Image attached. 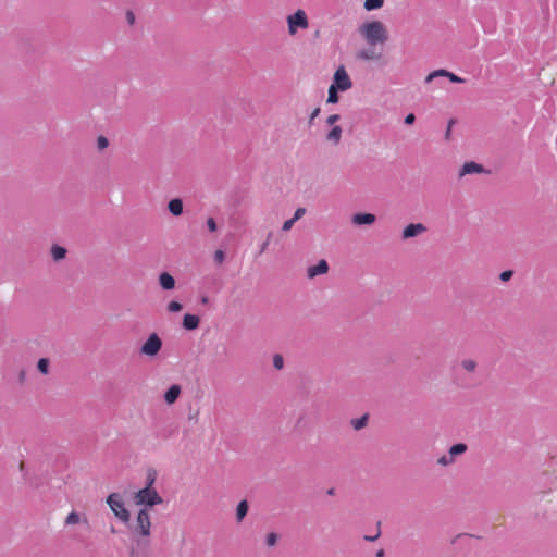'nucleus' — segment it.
I'll use <instances>...</instances> for the list:
<instances>
[{
    "instance_id": "nucleus-1",
    "label": "nucleus",
    "mask_w": 557,
    "mask_h": 557,
    "mask_svg": "<svg viewBox=\"0 0 557 557\" xmlns=\"http://www.w3.org/2000/svg\"><path fill=\"white\" fill-rule=\"evenodd\" d=\"M360 33L364 37L368 45L374 47L377 44H385L388 34L385 25L380 21L367 22L360 27Z\"/></svg>"
},
{
    "instance_id": "nucleus-2",
    "label": "nucleus",
    "mask_w": 557,
    "mask_h": 557,
    "mask_svg": "<svg viewBox=\"0 0 557 557\" xmlns=\"http://www.w3.org/2000/svg\"><path fill=\"white\" fill-rule=\"evenodd\" d=\"M162 502L163 499L159 493L153 487L149 486H145L144 488L139 490L135 495V503L137 505L153 507L161 504Z\"/></svg>"
},
{
    "instance_id": "nucleus-3",
    "label": "nucleus",
    "mask_w": 557,
    "mask_h": 557,
    "mask_svg": "<svg viewBox=\"0 0 557 557\" xmlns=\"http://www.w3.org/2000/svg\"><path fill=\"white\" fill-rule=\"evenodd\" d=\"M107 503L114 515L124 523L129 521V511L125 508L124 502L119 493H112L108 496Z\"/></svg>"
},
{
    "instance_id": "nucleus-4",
    "label": "nucleus",
    "mask_w": 557,
    "mask_h": 557,
    "mask_svg": "<svg viewBox=\"0 0 557 557\" xmlns=\"http://www.w3.org/2000/svg\"><path fill=\"white\" fill-rule=\"evenodd\" d=\"M162 348V339L157 333H151L140 347V354L147 357H154Z\"/></svg>"
},
{
    "instance_id": "nucleus-5",
    "label": "nucleus",
    "mask_w": 557,
    "mask_h": 557,
    "mask_svg": "<svg viewBox=\"0 0 557 557\" xmlns=\"http://www.w3.org/2000/svg\"><path fill=\"white\" fill-rule=\"evenodd\" d=\"M288 33L295 35L298 28H307L308 17L304 10H297L294 14L287 16Z\"/></svg>"
},
{
    "instance_id": "nucleus-6",
    "label": "nucleus",
    "mask_w": 557,
    "mask_h": 557,
    "mask_svg": "<svg viewBox=\"0 0 557 557\" xmlns=\"http://www.w3.org/2000/svg\"><path fill=\"white\" fill-rule=\"evenodd\" d=\"M150 516L146 508L140 509L137 518H136V525L134 528V533H138L143 536H149L150 535Z\"/></svg>"
},
{
    "instance_id": "nucleus-7",
    "label": "nucleus",
    "mask_w": 557,
    "mask_h": 557,
    "mask_svg": "<svg viewBox=\"0 0 557 557\" xmlns=\"http://www.w3.org/2000/svg\"><path fill=\"white\" fill-rule=\"evenodd\" d=\"M332 86L341 91H346L351 88L352 82L346 72L345 67L341 65L334 73Z\"/></svg>"
},
{
    "instance_id": "nucleus-8",
    "label": "nucleus",
    "mask_w": 557,
    "mask_h": 557,
    "mask_svg": "<svg viewBox=\"0 0 557 557\" xmlns=\"http://www.w3.org/2000/svg\"><path fill=\"white\" fill-rule=\"evenodd\" d=\"M426 226L422 223H410L407 226L404 227L401 233L403 239H409L413 238L420 234H423L426 232Z\"/></svg>"
},
{
    "instance_id": "nucleus-9",
    "label": "nucleus",
    "mask_w": 557,
    "mask_h": 557,
    "mask_svg": "<svg viewBox=\"0 0 557 557\" xmlns=\"http://www.w3.org/2000/svg\"><path fill=\"white\" fill-rule=\"evenodd\" d=\"M376 220V216L373 213L369 212H359L355 213L351 218V222L355 225H372Z\"/></svg>"
},
{
    "instance_id": "nucleus-10",
    "label": "nucleus",
    "mask_w": 557,
    "mask_h": 557,
    "mask_svg": "<svg viewBox=\"0 0 557 557\" xmlns=\"http://www.w3.org/2000/svg\"><path fill=\"white\" fill-rule=\"evenodd\" d=\"M329 271V263L326 260L321 259L315 265H311L307 270L309 278H313L317 275L325 274Z\"/></svg>"
},
{
    "instance_id": "nucleus-11",
    "label": "nucleus",
    "mask_w": 557,
    "mask_h": 557,
    "mask_svg": "<svg viewBox=\"0 0 557 557\" xmlns=\"http://www.w3.org/2000/svg\"><path fill=\"white\" fill-rule=\"evenodd\" d=\"M485 172V169L483 168V165L474 162V161H469V162H466L460 171H459V176H465V175H468V174H476V173H483Z\"/></svg>"
},
{
    "instance_id": "nucleus-12",
    "label": "nucleus",
    "mask_w": 557,
    "mask_h": 557,
    "mask_svg": "<svg viewBox=\"0 0 557 557\" xmlns=\"http://www.w3.org/2000/svg\"><path fill=\"white\" fill-rule=\"evenodd\" d=\"M159 285L163 290H172L175 288V278L169 272H161L158 277Z\"/></svg>"
},
{
    "instance_id": "nucleus-13",
    "label": "nucleus",
    "mask_w": 557,
    "mask_h": 557,
    "mask_svg": "<svg viewBox=\"0 0 557 557\" xmlns=\"http://www.w3.org/2000/svg\"><path fill=\"white\" fill-rule=\"evenodd\" d=\"M200 324V318L196 314L186 313L183 317L182 326L186 331H195L199 327Z\"/></svg>"
},
{
    "instance_id": "nucleus-14",
    "label": "nucleus",
    "mask_w": 557,
    "mask_h": 557,
    "mask_svg": "<svg viewBox=\"0 0 557 557\" xmlns=\"http://www.w3.org/2000/svg\"><path fill=\"white\" fill-rule=\"evenodd\" d=\"M182 388L178 384L171 385L164 393V401L168 405L174 404L180 397Z\"/></svg>"
},
{
    "instance_id": "nucleus-15",
    "label": "nucleus",
    "mask_w": 557,
    "mask_h": 557,
    "mask_svg": "<svg viewBox=\"0 0 557 557\" xmlns=\"http://www.w3.org/2000/svg\"><path fill=\"white\" fill-rule=\"evenodd\" d=\"M183 208V200L181 198H173L168 203V209L174 216L182 215Z\"/></svg>"
},
{
    "instance_id": "nucleus-16",
    "label": "nucleus",
    "mask_w": 557,
    "mask_h": 557,
    "mask_svg": "<svg viewBox=\"0 0 557 557\" xmlns=\"http://www.w3.org/2000/svg\"><path fill=\"white\" fill-rule=\"evenodd\" d=\"M358 59L370 61V60H379L381 58V53H377L375 49L369 48V49H362L358 51L357 53Z\"/></svg>"
},
{
    "instance_id": "nucleus-17",
    "label": "nucleus",
    "mask_w": 557,
    "mask_h": 557,
    "mask_svg": "<svg viewBox=\"0 0 557 557\" xmlns=\"http://www.w3.org/2000/svg\"><path fill=\"white\" fill-rule=\"evenodd\" d=\"M343 129L341 126L334 125L326 134V139L334 145H338L342 138Z\"/></svg>"
},
{
    "instance_id": "nucleus-18",
    "label": "nucleus",
    "mask_w": 557,
    "mask_h": 557,
    "mask_svg": "<svg viewBox=\"0 0 557 557\" xmlns=\"http://www.w3.org/2000/svg\"><path fill=\"white\" fill-rule=\"evenodd\" d=\"M249 505L246 499L240 500L236 507V519L240 522L248 513Z\"/></svg>"
},
{
    "instance_id": "nucleus-19",
    "label": "nucleus",
    "mask_w": 557,
    "mask_h": 557,
    "mask_svg": "<svg viewBox=\"0 0 557 557\" xmlns=\"http://www.w3.org/2000/svg\"><path fill=\"white\" fill-rule=\"evenodd\" d=\"M467 449L468 446L465 443H457L450 446L448 455L455 460V457L465 454Z\"/></svg>"
},
{
    "instance_id": "nucleus-20",
    "label": "nucleus",
    "mask_w": 557,
    "mask_h": 557,
    "mask_svg": "<svg viewBox=\"0 0 557 557\" xmlns=\"http://www.w3.org/2000/svg\"><path fill=\"white\" fill-rule=\"evenodd\" d=\"M66 249L59 245H53L51 247V255L54 261H60L65 258L66 256Z\"/></svg>"
},
{
    "instance_id": "nucleus-21",
    "label": "nucleus",
    "mask_w": 557,
    "mask_h": 557,
    "mask_svg": "<svg viewBox=\"0 0 557 557\" xmlns=\"http://www.w3.org/2000/svg\"><path fill=\"white\" fill-rule=\"evenodd\" d=\"M368 421H369V416L366 413V414L361 416L360 418L352 419L351 425L356 431H359L368 424Z\"/></svg>"
},
{
    "instance_id": "nucleus-22",
    "label": "nucleus",
    "mask_w": 557,
    "mask_h": 557,
    "mask_svg": "<svg viewBox=\"0 0 557 557\" xmlns=\"http://www.w3.org/2000/svg\"><path fill=\"white\" fill-rule=\"evenodd\" d=\"M448 75H449V71H447V70H444V69L435 70V71L431 72L425 77V83H430L436 77H447L448 78Z\"/></svg>"
},
{
    "instance_id": "nucleus-23",
    "label": "nucleus",
    "mask_w": 557,
    "mask_h": 557,
    "mask_svg": "<svg viewBox=\"0 0 557 557\" xmlns=\"http://www.w3.org/2000/svg\"><path fill=\"white\" fill-rule=\"evenodd\" d=\"M338 91H341V90L337 89L336 87L330 85L329 90H327L326 102L327 103H337L339 100Z\"/></svg>"
},
{
    "instance_id": "nucleus-24",
    "label": "nucleus",
    "mask_w": 557,
    "mask_h": 557,
    "mask_svg": "<svg viewBox=\"0 0 557 557\" xmlns=\"http://www.w3.org/2000/svg\"><path fill=\"white\" fill-rule=\"evenodd\" d=\"M384 4V0H366L364 1V9L367 11H373L381 9Z\"/></svg>"
},
{
    "instance_id": "nucleus-25",
    "label": "nucleus",
    "mask_w": 557,
    "mask_h": 557,
    "mask_svg": "<svg viewBox=\"0 0 557 557\" xmlns=\"http://www.w3.org/2000/svg\"><path fill=\"white\" fill-rule=\"evenodd\" d=\"M49 359L47 358H40L37 362V369L42 374H48L49 372Z\"/></svg>"
},
{
    "instance_id": "nucleus-26",
    "label": "nucleus",
    "mask_w": 557,
    "mask_h": 557,
    "mask_svg": "<svg viewBox=\"0 0 557 557\" xmlns=\"http://www.w3.org/2000/svg\"><path fill=\"white\" fill-rule=\"evenodd\" d=\"M461 367L467 372H474L476 370L478 363H476V361H474L472 359H465L461 361Z\"/></svg>"
},
{
    "instance_id": "nucleus-27",
    "label": "nucleus",
    "mask_w": 557,
    "mask_h": 557,
    "mask_svg": "<svg viewBox=\"0 0 557 557\" xmlns=\"http://www.w3.org/2000/svg\"><path fill=\"white\" fill-rule=\"evenodd\" d=\"M273 367L276 369V370H282L284 368V358L282 355L280 354H275L273 356Z\"/></svg>"
},
{
    "instance_id": "nucleus-28",
    "label": "nucleus",
    "mask_w": 557,
    "mask_h": 557,
    "mask_svg": "<svg viewBox=\"0 0 557 557\" xmlns=\"http://www.w3.org/2000/svg\"><path fill=\"white\" fill-rule=\"evenodd\" d=\"M182 309H183V305L181 302L176 301V300H172L168 305V311L169 312L175 313V312L182 311Z\"/></svg>"
},
{
    "instance_id": "nucleus-29",
    "label": "nucleus",
    "mask_w": 557,
    "mask_h": 557,
    "mask_svg": "<svg viewBox=\"0 0 557 557\" xmlns=\"http://www.w3.org/2000/svg\"><path fill=\"white\" fill-rule=\"evenodd\" d=\"M157 479V471L153 469H149L147 472V483L146 486L152 487Z\"/></svg>"
},
{
    "instance_id": "nucleus-30",
    "label": "nucleus",
    "mask_w": 557,
    "mask_h": 557,
    "mask_svg": "<svg viewBox=\"0 0 557 557\" xmlns=\"http://www.w3.org/2000/svg\"><path fill=\"white\" fill-rule=\"evenodd\" d=\"M79 522V515L75 511H72L69 513V516L65 519L66 524H75Z\"/></svg>"
},
{
    "instance_id": "nucleus-31",
    "label": "nucleus",
    "mask_w": 557,
    "mask_h": 557,
    "mask_svg": "<svg viewBox=\"0 0 557 557\" xmlns=\"http://www.w3.org/2000/svg\"><path fill=\"white\" fill-rule=\"evenodd\" d=\"M454 462L455 460L449 455H444L437 459V463L444 467L449 466Z\"/></svg>"
},
{
    "instance_id": "nucleus-32",
    "label": "nucleus",
    "mask_w": 557,
    "mask_h": 557,
    "mask_svg": "<svg viewBox=\"0 0 557 557\" xmlns=\"http://www.w3.org/2000/svg\"><path fill=\"white\" fill-rule=\"evenodd\" d=\"M109 146V140L107 137L100 135L97 139V147L99 150H103Z\"/></svg>"
},
{
    "instance_id": "nucleus-33",
    "label": "nucleus",
    "mask_w": 557,
    "mask_h": 557,
    "mask_svg": "<svg viewBox=\"0 0 557 557\" xmlns=\"http://www.w3.org/2000/svg\"><path fill=\"white\" fill-rule=\"evenodd\" d=\"M277 542V534L274 532H271L267 535L265 543L268 546H274Z\"/></svg>"
},
{
    "instance_id": "nucleus-34",
    "label": "nucleus",
    "mask_w": 557,
    "mask_h": 557,
    "mask_svg": "<svg viewBox=\"0 0 557 557\" xmlns=\"http://www.w3.org/2000/svg\"><path fill=\"white\" fill-rule=\"evenodd\" d=\"M513 276L512 270H505L499 274V278L502 282H508Z\"/></svg>"
},
{
    "instance_id": "nucleus-35",
    "label": "nucleus",
    "mask_w": 557,
    "mask_h": 557,
    "mask_svg": "<svg viewBox=\"0 0 557 557\" xmlns=\"http://www.w3.org/2000/svg\"><path fill=\"white\" fill-rule=\"evenodd\" d=\"M448 79L451 82V83H456V84H461V83H465V78L456 75L455 73L453 72H449V75H448Z\"/></svg>"
},
{
    "instance_id": "nucleus-36",
    "label": "nucleus",
    "mask_w": 557,
    "mask_h": 557,
    "mask_svg": "<svg viewBox=\"0 0 557 557\" xmlns=\"http://www.w3.org/2000/svg\"><path fill=\"white\" fill-rule=\"evenodd\" d=\"M306 213V208H298L296 209L293 220L297 222L299 219H301Z\"/></svg>"
},
{
    "instance_id": "nucleus-37",
    "label": "nucleus",
    "mask_w": 557,
    "mask_h": 557,
    "mask_svg": "<svg viewBox=\"0 0 557 557\" xmlns=\"http://www.w3.org/2000/svg\"><path fill=\"white\" fill-rule=\"evenodd\" d=\"M207 226H208V230H209L210 232H215V231H216V228H218V226H216V222H215V220H214L213 218H209V219L207 220Z\"/></svg>"
},
{
    "instance_id": "nucleus-38",
    "label": "nucleus",
    "mask_w": 557,
    "mask_h": 557,
    "mask_svg": "<svg viewBox=\"0 0 557 557\" xmlns=\"http://www.w3.org/2000/svg\"><path fill=\"white\" fill-rule=\"evenodd\" d=\"M295 224V221L292 219L285 221L283 223V226H282V231L283 232H288L289 230H292L293 225Z\"/></svg>"
},
{
    "instance_id": "nucleus-39",
    "label": "nucleus",
    "mask_w": 557,
    "mask_h": 557,
    "mask_svg": "<svg viewBox=\"0 0 557 557\" xmlns=\"http://www.w3.org/2000/svg\"><path fill=\"white\" fill-rule=\"evenodd\" d=\"M454 124H455V120L454 119L448 121L447 129L445 132V139L446 140L450 139L451 127H453Z\"/></svg>"
},
{
    "instance_id": "nucleus-40",
    "label": "nucleus",
    "mask_w": 557,
    "mask_h": 557,
    "mask_svg": "<svg viewBox=\"0 0 557 557\" xmlns=\"http://www.w3.org/2000/svg\"><path fill=\"white\" fill-rule=\"evenodd\" d=\"M224 258H225V253H224V251H223V250H216V251L214 252V260H215L218 263L223 262Z\"/></svg>"
},
{
    "instance_id": "nucleus-41",
    "label": "nucleus",
    "mask_w": 557,
    "mask_h": 557,
    "mask_svg": "<svg viewBox=\"0 0 557 557\" xmlns=\"http://www.w3.org/2000/svg\"><path fill=\"white\" fill-rule=\"evenodd\" d=\"M341 119L339 114H332L326 119V123L329 125H334L336 122H338Z\"/></svg>"
},
{
    "instance_id": "nucleus-42",
    "label": "nucleus",
    "mask_w": 557,
    "mask_h": 557,
    "mask_svg": "<svg viewBox=\"0 0 557 557\" xmlns=\"http://www.w3.org/2000/svg\"><path fill=\"white\" fill-rule=\"evenodd\" d=\"M319 114H320V108H315V109L311 112V114H310V116H309V121H308L309 125H313V121H314V119H315Z\"/></svg>"
},
{
    "instance_id": "nucleus-43",
    "label": "nucleus",
    "mask_w": 557,
    "mask_h": 557,
    "mask_svg": "<svg viewBox=\"0 0 557 557\" xmlns=\"http://www.w3.org/2000/svg\"><path fill=\"white\" fill-rule=\"evenodd\" d=\"M416 121V115L413 113H409L405 116L404 123L407 125H412Z\"/></svg>"
},
{
    "instance_id": "nucleus-44",
    "label": "nucleus",
    "mask_w": 557,
    "mask_h": 557,
    "mask_svg": "<svg viewBox=\"0 0 557 557\" xmlns=\"http://www.w3.org/2000/svg\"><path fill=\"white\" fill-rule=\"evenodd\" d=\"M126 20L129 25H133L135 23V14L133 13V11L128 10L126 12Z\"/></svg>"
},
{
    "instance_id": "nucleus-45",
    "label": "nucleus",
    "mask_w": 557,
    "mask_h": 557,
    "mask_svg": "<svg viewBox=\"0 0 557 557\" xmlns=\"http://www.w3.org/2000/svg\"><path fill=\"white\" fill-rule=\"evenodd\" d=\"M380 535H381V531L379 530L375 535H364L363 540L367 542H374L375 540L379 539Z\"/></svg>"
},
{
    "instance_id": "nucleus-46",
    "label": "nucleus",
    "mask_w": 557,
    "mask_h": 557,
    "mask_svg": "<svg viewBox=\"0 0 557 557\" xmlns=\"http://www.w3.org/2000/svg\"><path fill=\"white\" fill-rule=\"evenodd\" d=\"M25 377H26L25 370H21L20 373H18V382L23 383L25 381Z\"/></svg>"
},
{
    "instance_id": "nucleus-47",
    "label": "nucleus",
    "mask_w": 557,
    "mask_h": 557,
    "mask_svg": "<svg viewBox=\"0 0 557 557\" xmlns=\"http://www.w3.org/2000/svg\"><path fill=\"white\" fill-rule=\"evenodd\" d=\"M209 302V297L208 296H201L200 297V304L201 305H207Z\"/></svg>"
},
{
    "instance_id": "nucleus-48",
    "label": "nucleus",
    "mask_w": 557,
    "mask_h": 557,
    "mask_svg": "<svg viewBox=\"0 0 557 557\" xmlns=\"http://www.w3.org/2000/svg\"><path fill=\"white\" fill-rule=\"evenodd\" d=\"M376 557H385V552L384 549H379L375 554Z\"/></svg>"
},
{
    "instance_id": "nucleus-49",
    "label": "nucleus",
    "mask_w": 557,
    "mask_h": 557,
    "mask_svg": "<svg viewBox=\"0 0 557 557\" xmlns=\"http://www.w3.org/2000/svg\"><path fill=\"white\" fill-rule=\"evenodd\" d=\"M326 494H327V495H331V496H332V495H334V494H335V488H334V487L329 488V490L326 491Z\"/></svg>"
},
{
    "instance_id": "nucleus-50",
    "label": "nucleus",
    "mask_w": 557,
    "mask_h": 557,
    "mask_svg": "<svg viewBox=\"0 0 557 557\" xmlns=\"http://www.w3.org/2000/svg\"><path fill=\"white\" fill-rule=\"evenodd\" d=\"M268 244H269L268 242H264V243L262 244L260 252H263V251L265 250V248H267Z\"/></svg>"
},
{
    "instance_id": "nucleus-51",
    "label": "nucleus",
    "mask_w": 557,
    "mask_h": 557,
    "mask_svg": "<svg viewBox=\"0 0 557 557\" xmlns=\"http://www.w3.org/2000/svg\"><path fill=\"white\" fill-rule=\"evenodd\" d=\"M24 467H25V465H24V462L22 461V462L20 463V469H21V471H23V470H24Z\"/></svg>"
},
{
    "instance_id": "nucleus-52",
    "label": "nucleus",
    "mask_w": 557,
    "mask_h": 557,
    "mask_svg": "<svg viewBox=\"0 0 557 557\" xmlns=\"http://www.w3.org/2000/svg\"><path fill=\"white\" fill-rule=\"evenodd\" d=\"M171 435V432H169L168 434H163V438H168L169 436Z\"/></svg>"
}]
</instances>
